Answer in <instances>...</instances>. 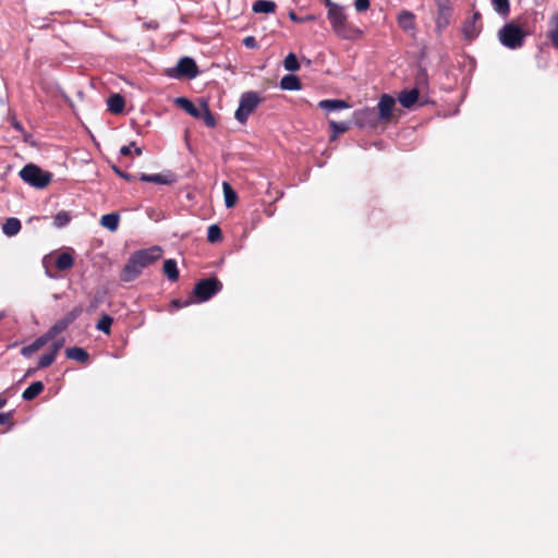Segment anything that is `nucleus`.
Segmentation results:
<instances>
[{
    "label": "nucleus",
    "instance_id": "1",
    "mask_svg": "<svg viewBox=\"0 0 558 558\" xmlns=\"http://www.w3.org/2000/svg\"><path fill=\"white\" fill-rule=\"evenodd\" d=\"M327 8V19L333 33L343 39H354L361 35V31L348 23L343 7L331 0H323Z\"/></svg>",
    "mask_w": 558,
    "mask_h": 558
},
{
    "label": "nucleus",
    "instance_id": "2",
    "mask_svg": "<svg viewBox=\"0 0 558 558\" xmlns=\"http://www.w3.org/2000/svg\"><path fill=\"white\" fill-rule=\"evenodd\" d=\"M497 35L500 44L511 50L521 48L526 38V33L513 23H506Z\"/></svg>",
    "mask_w": 558,
    "mask_h": 558
},
{
    "label": "nucleus",
    "instance_id": "3",
    "mask_svg": "<svg viewBox=\"0 0 558 558\" xmlns=\"http://www.w3.org/2000/svg\"><path fill=\"white\" fill-rule=\"evenodd\" d=\"M20 178L33 187L44 189L50 183L52 174L41 170L37 165L28 163L21 169Z\"/></svg>",
    "mask_w": 558,
    "mask_h": 558
},
{
    "label": "nucleus",
    "instance_id": "4",
    "mask_svg": "<svg viewBox=\"0 0 558 558\" xmlns=\"http://www.w3.org/2000/svg\"><path fill=\"white\" fill-rule=\"evenodd\" d=\"M222 290V282L217 277L201 279L193 289V296L197 303L210 300Z\"/></svg>",
    "mask_w": 558,
    "mask_h": 558
},
{
    "label": "nucleus",
    "instance_id": "5",
    "mask_svg": "<svg viewBox=\"0 0 558 558\" xmlns=\"http://www.w3.org/2000/svg\"><path fill=\"white\" fill-rule=\"evenodd\" d=\"M262 98L256 92H245L241 95L239 107L235 110L234 118L241 124L246 123L250 114L259 106Z\"/></svg>",
    "mask_w": 558,
    "mask_h": 558
},
{
    "label": "nucleus",
    "instance_id": "6",
    "mask_svg": "<svg viewBox=\"0 0 558 558\" xmlns=\"http://www.w3.org/2000/svg\"><path fill=\"white\" fill-rule=\"evenodd\" d=\"M198 73L197 64L191 57L181 58L175 66L166 70V75L174 80H193L198 75Z\"/></svg>",
    "mask_w": 558,
    "mask_h": 558
},
{
    "label": "nucleus",
    "instance_id": "7",
    "mask_svg": "<svg viewBox=\"0 0 558 558\" xmlns=\"http://www.w3.org/2000/svg\"><path fill=\"white\" fill-rule=\"evenodd\" d=\"M83 313L82 306H76L70 311L64 317L57 320L47 331L48 337L54 339L59 333L64 331L77 317Z\"/></svg>",
    "mask_w": 558,
    "mask_h": 558
},
{
    "label": "nucleus",
    "instance_id": "8",
    "mask_svg": "<svg viewBox=\"0 0 558 558\" xmlns=\"http://www.w3.org/2000/svg\"><path fill=\"white\" fill-rule=\"evenodd\" d=\"M354 122L361 128H374L377 125L379 117L376 108H363L354 112Z\"/></svg>",
    "mask_w": 558,
    "mask_h": 558
},
{
    "label": "nucleus",
    "instance_id": "9",
    "mask_svg": "<svg viewBox=\"0 0 558 558\" xmlns=\"http://www.w3.org/2000/svg\"><path fill=\"white\" fill-rule=\"evenodd\" d=\"M482 28V15L480 12L475 11L470 19L464 21L462 25V34L465 39L471 41L481 34Z\"/></svg>",
    "mask_w": 558,
    "mask_h": 558
},
{
    "label": "nucleus",
    "instance_id": "10",
    "mask_svg": "<svg viewBox=\"0 0 558 558\" xmlns=\"http://www.w3.org/2000/svg\"><path fill=\"white\" fill-rule=\"evenodd\" d=\"M143 269L140 260L132 254L120 274V279L123 282H131L142 274Z\"/></svg>",
    "mask_w": 558,
    "mask_h": 558
},
{
    "label": "nucleus",
    "instance_id": "11",
    "mask_svg": "<svg viewBox=\"0 0 558 558\" xmlns=\"http://www.w3.org/2000/svg\"><path fill=\"white\" fill-rule=\"evenodd\" d=\"M134 257L137 258L143 268L154 264L162 255V250L159 246H151L148 248L138 250L133 253Z\"/></svg>",
    "mask_w": 558,
    "mask_h": 558
},
{
    "label": "nucleus",
    "instance_id": "12",
    "mask_svg": "<svg viewBox=\"0 0 558 558\" xmlns=\"http://www.w3.org/2000/svg\"><path fill=\"white\" fill-rule=\"evenodd\" d=\"M395 104H396V100L392 96H390L388 94L381 95V97L379 98L378 105H377V108H378L377 114L380 120L387 121L390 119Z\"/></svg>",
    "mask_w": 558,
    "mask_h": 558
},
{
    "label": "nucleus",
    "instance_id": "13",
    "mask_svg": "<svg viewBox=\"0 0 558 558\" xmlns=\"http://www.w3.org/2000/svg\"><path fill=\"white\" fill-rule=\"evenodd\" d=\"M50 340H52L51 337H48V333L46 332L38 337L36 340H34L31 344L23 347L21 350V354L24 357H29L37 350L46 345Z\"/></svg>",
    "mask_w": 558,
    "mask_h": 558
},
{
    "label": "nucleus",
    "instance_id": "14",
    "mask_svg": "<svg viewBox=\"0 0 558 558\" xmlns=\"http://www.w3.org/2000/svg\"><path fill=\"white\" fill-rule=\"evenodd\" d=\"M140 180L143 182H149V183H156V184H172L175 179L174 175L170 172L167 174L162 173H155V174H147L142 173L140 175Z\"/></svg>",
    "mask_w": 558,
    "mask_h": 558
},
{
    "label": "nucleus",
    "instance_id": "15",
    "mask_svg": "<svg viewBox=\"0 0 558 558\" xmlns=\"http://www.w3.org/2000/svg\"><path fill=\"white\" fill-rule=\"evenodd\" d=\"M420 93L417 88L401 90L398 100L403 108L410 109L418 99Z\"/></svg>",
    "mask_w": 558,
    "mask_h": 558
},
{
    "label": "nucleus",
    "instance_id": "16",
    "mask_svg": "<svg viewBox=\"0 0 558 558\" xmlns=\"http://www.w3.org/2000/svg\"><path fill=\"white\" fill-rule=\"evenodd\" d=\"M318 108L327 112H332L342 109H348L350 108V105L342 99H324L318 102Z\"/></svg>",
    "mask_w": 558,
    "mask_h": 558
},
{
    "label": "nucleus",
    "instance_id": "17",
    "mask_svg": "<svg viewBox=\"0 0 558 558\" xmlns=\"http://www.w3.org/2000/svg\"><path fill=\"white\" fill-rule=\"evenodd\" d=\"M65 356L69 360H74L83 364H87L89 362L88 352L81 347H71L65 350Z\"/></svg>",
    "mask_w": 558,
    "mask_h": 558
},
{
    "label": "nucleus",
    "instance_id": "18",
    "mask_svg": "<svg viewBox=\"0 0 558 558\" xmlns=\"http://www.w3.org/2000/svg\"><path fill=\"white\" fill-rule=\"evenodd\" d=\"M108 110L111 113L120 114L124 111L125 100L120 94L111 95L107 100Z\"/></svg>",
    "mask_w": 558,
    "mask_h": 558
},
{
    "label": "nucleus",
    "instance_id": "19",
    "mask_svg": "<svg viewBox=\"0 0 558 558\" xmlns=\"http://www.w3.org/2000/svg\"><path fill=\"white\" fill-rule=\"evenodd\" d=\"M414 20H415V16L414 14L411 12V11H401L398 15V25L403 29V31H413L415 28V23H414Z\"/></svg>",
    "mask_w": 558,
    "mask_h": 558
},
{
    "label": "nucleus",
    "instance_id": "20",
    "mask_svg": "<svg viewBox=\"0 0 558 558\" xmlns=\"http://www.w3.org/2000/svg\"><path fill=\"white\" fill-rule=\"evenodd\" d=\"M175 104L193 118H201V108H197L190 99L185 97H178L175 99Z\"/></svg>",
    "mask_w": 558,
    "mask_h": 558
},
{
    "label": "nucleus",
    "instance_id": "21",
    "mask_svg": "<svg viewBox=\"0 0 558 558\" xmlns=\"http://www.w3.org/2000/svg\"><path fill=\"white\" fill-rule=\"evenodd\" d=\"M547 36L553 46L558 50V12L554 13L549 19Z\"/></svg>",
    "mask_w": 558,
    "mask_h": 558
},
{
    "label": "nucleus",
    "instance_id": "22",
    "mask_svg": "<svg viewBox=\"0 0 558 558\" xmlns=\"http://www.w3.org/2000/svg\"><path fill=\"white\" fill-rule=\"evenodd\" d=\"M22 228L21 221L17 218H8L2 225V232L8 236L16 235Z\"/></svg>",
    "mask_w": 558,
    "mask_h": 558
},
{
    "label": "nucleus",
    "instance_id": "23",
    "mask_svg": "<svg viewBox=\"0 0 558 558\" xmlns=\"http://www.w3.org/2000/svg\"><path fill=\"white\" fill-rule=\"evenodd\" d=\"M280 88L283 90L301 89V82L296 75L287 74L280 80Z\"/></svg>",
    "mask_w": 558,
    "mask_h": 558
},
{
    "label": "nucleus",
    "instance_id": "24",
    "mask_svg": "<svg viewBox=\"0 0 558 558\" xmlns=\"http://www.w3.org/2000/svg\"><path fill=\"white\" fill-rule=\"evenodd\" d=\"M44 384L39 380L32 383L22 393V398L25 401L35 399L39 393L44 391Z\"/></svg>",
    "mask_w": 558,
    "mask_h": 558
},
{
    "label": "nucleus",
    "instance_id": "25",
    "mask_svg": "<svg viewBox=\"0 0 558 558\" xmlns=\"http://www.w3.org/2000/svg\"><path fill=\"white\" fill-rule=\"evenodd\" d=\"M120 216L117 213L106 214L100 219V225L109 231H116L119 227Z\"/></svg>",
    "mask_w": 558,
    "mask_h": 558
},
{
    "label": "nucleus",
    "instance_id": "26",
    "mask_svg": "<svg viewBox=\"0 0 558 558\" xmlns=\"http://www.w3.org/2000/svg\"><path fill=\"white\" fill-rule=\"evenodd\" d=\"M222 191L225 197V205L227 208H231L235 205L238 201V195L232 186L227 182H222Z\"/></svg>",
    "mask_w": 558,
    "mask_h": 558
},
{
    "label": "nucleus",
    "instance_id": "27",
    "mask_svg": "<svg viewBox=\"0 0 558 558\" xmlns=\"http://www.w3.org/2000/svg\"><path fill=\"white\" fill-rule=\"evenodd\" d=\"M162 269L170 281L174 282L179 279V269L174 259H166Z\"/></svg>",
    "mask_w": 558,
    "mask_h": 558
},
{
    "label": "nucleus",
    "instance_id": "28",
    "mask_svg": "<svg viewBox=\"0 0 558 558\" xmlns=\"http://www.w3.org/2000/svg\"><path fill=\"white\" fill-rule=\"evenodd\" d=\"M451 16V9L445 4L438 7V14L436 19V26L438 28L446 27L449 24Z\"/></svg>",
    "mask_w": 558,
    "mask_h": 558
},
{
    "label": "nucleus",
    "instance_id": "29",
    "mask_svg": "<svg viewBox=\"0 0 558 558\" xmlns=\"http://www.w3.org/2000/svg\"><path fill=\"white\" fill-rule=\"evenodd\" d=\"M276 3L270 0H257L253 4V11L255 13H274L276 10Z\"/></svg>",
    "mask_w": 558,
    "mask_h": 558
},
{
    "label": "nucleus",
    "instance_id": "30",
    "mask_svg": "<svg viewBox=\"0 0 558 558\" xmlns=\"http://www.w3.org/2000/svg\"><path fill=\"white\" fill-rule=\"evenodd\" d=\"M199 119H202L208 128L216 126V119L213 116V113L210 112L207 101L203 100L201 104V118Z\"/></svg>",
    "mask_w": 558,
    "mask_h": 558
},
{
    "label": "nucleus",
    "instance_id": "31",
    "mask_svg": "<svg viewBox=\"0 0 558 558\" xmlns=\"http://www.w3.org/2000/svg\"><path fill=\"white\" fill-rule=\"evenodd\" d=\"M54 264H56L57 269L68 270L70 268H72V266L74 264V259L71 254L64 252V253H61L58 255Z\"/></svg>",
    "mask_w": 558,
    "mask_h": 558
},
{
    "label": "nucleus",
    "instance_id": "32",
    "mask_svg": "<svg viewBox=\"0 0 558 558\" xmlns=\"http://www.w3.org/2000/svg\"><path fill=\"white\" fill-rule=\"evenodd\" d=\"M494 7V10L502 17H506L510 13V2L509 0H490Z\"/></svg>",
    "mask_w": 558,
    "mask_h": 558
},
{
    "label": "nucleus",
    "instance_id": "33",
    "mask_svg": "<svg viewBox=\"0 0 558 558\" xmlns=\"http://www.w3.org/2000/svg\"><path fill=\"white\" fill-rule=\"evenodd\" d=\"M329 125L332 130V140L336 138L338 135L345 133L350 128V123L347 121L337 122L331 120L329 121Z\"/></svg>",
    "mask_w": 558,
    "mask_h": 558
},
{
    "label": "nucleus",
    "instance_id": "34",
    "mask_svg": "<svg viewBox=\"0 0 558 558\" xmlns=\"http://www.w3.org/2000/svg\"><path fill=\"white\" fill-rule=\"evenodd\" d=\"M72 217L69 211L61 210L53 216V226L56 228H63L68 226Z\"/></svg>",
    "mask_w": 558,
    "mask_h": 558
},
{
    "label": "nucleus",
    "instance_id": "35",
    "mask_svg": "<svg viewBox=\"0 0 558 558\" xmlns=\"http://www.w3.org/2000/svg\"><path fill=\"white\" fill-rule=\"evenodd\" d=\"M113 323V319L111 316L104 314L101 318L96 324V328L100 331H102L106 335H109L111 332V325Z\"/></svg>",
    "mask_w": 558,
    "mask_h": 558
},
{
    "label": "nucleus",
    "instance_id": "36",
    "mask_svg": "<svg viewBox=\"0 0 558 558\" xmlns=\"http://www.w3.org/2000/svg\"><path fill=\"white\" fill-rule=\"evenodd\" d=\"M222 239V232L218 225H210L207 229V241L216 243Z\"/></svg>",
    "mask_w": 558,
    "mask_h": 558
},
{
    "label": "nucleus",
    "instance_id": "37",
    "mask_svg": "<svg viewBox=\"0 0 558 558\" xmlns=\"http://www.w3.org/2000/svg\"><path fill=\"white\" fill-rule=\"evenodd\" d=\"M283 66L289 72H295L299 70L300 64L296 56L293 52L288 53V56L284 58Z\"/></svg>",
    "mask_w": 558,
    "mask_h": 558
},
{
    "label": "nucleus",
    "instance_id": "38",
    "mask_svg": "<svg viewBox=\"0 0 558 558\" xmlns=\"http://www.w3.org/2000/svg\"><path fill=\"white\" fill-rule=\"evenodd\" d=\"M56 357L57 356L50 351L43 354L38 361V368L49 367L56 361Z\"/></svg>",
    "mask_w": 558,
    "mask_h": 558
},
{
    "label": "nucleus",
    "instance_id": "39",
    "mask_svg": "<svg viewBox=\"0 0 558 558\" xmlns=\"http://www.w3.org/2000/svg\"><path fill=\"white\" fill-rule=\"evenodd\" d=\"M369 0H355L354 7L357 12H365L369 9Z\"/></svg>",
    "mask_w": 558,
    "mask_h": 558
},
{
    "label": "nucleus",
    "instance_id": "40",
    "mask_svg": "<svg viewBox=\"0 0 558 558\" xmlns=\"http://www.w3.org/2000/svg\"><path fill=\"white\" fill-rule=\"evenodd\" d=\"M112 170L114 171V173L117 175H119L120 178H122V179H124V180H126L129 182L134 180V175H132L131 173L122 171L121 169H119L116 166L112 167Z\"/></svg>",
    "mask_w": 558,
    "mask_h": 558
},
{
    "label": "nucleus",
    "instance_id": "41",
    "mask_svg": "<svg viewBox=\"0 0 558 558\" xmlns=\"http://www.w3.org/2000/svg\"><path fill=\"white\" fill-rule=\"evenodd\" d=\"M64 342H65V339H64V338H61V339L56 340V341L51 344L50 352H52V353L57 356V354H58V352L60 351V349L64 345Z\"/></svg>",
    "mask_w": 558,
    "mask_h": 558
},
{
    "label": "nucleus",
    "instance_id": "42",
    "mask_svg": "<svg viewBox=\"0 0 558 558\" xmlns=\"http://www.w3.org/2000/svg\"><path fill=\"white\" fill-rule=\"evenodd\" d=\"M243 45L246 47V48H251V49H254V48H257V41L255 39L254 36H247L243 39Z\"/></svg>",
    "mask_w": 558,
    "mask_h": 558
},
{
    "label": "nucleus",
    "instance_id": "43",
    "mask_svg": "<svg viewBox=\"0 0 558 558\" xmlns=\"http://www.w3.org/2000/svg\"><path fill=\"white\" fill-rule=\"evenodd\" d=\"M12 413L11 412H2L0 413V425L7 424L11 421Z\"/></svg>",
    "mask_w": 558,
    "mask_h": 558
},
{
    "label": "nucleus",
    "instance_id": "44",
    "mask_svg": "<svg viewBox=\"0 0 558 558\" xmlns=\"http://www.w3.org/2000/svg\"><path fill=\"white\" fill-rule=\"evenodd\" d=\"M120 154L122 156H129L131 154V145H124L120 148Z\"/></svg>",
    "mask_w": 558,
    "mask_h": 558
},
{
    "label": "nucleus",
    "instance_id": "45",
    "mask_svg": "<svg viewBox=\"0 0 558 558\" xmlns=\"http://www.w3.org/2000/svg\"><path fill=\"white\" fill-rule=\"evenodd\" d=\"M189 304H191L190 301H185L184 303H181L179 300L172 301V305L178 307V308L183 307V306L189 305Z\"/></svg>",
    "mask_w": 558,
    "mask_h": 558
},
{
    "label": "nucleus",
    "instance_id": "46",
    "mask_svg": "<svg viewBox=\"0 0 558 558\" xmlns=\"http://www.w3.org/2000/svg\"><path fill=\"white\" fill-rule=\"evenodd\" d=\"M289 17L292 20V21H295V22H301L302 20L296 15L295 12L291 11L289 13Z\"/></svg>",
    "mask_w": 558,
    "mask_h": 558
},
{
    "label": "nucleus",
    "instance_id": "47",
    "mask_svg": "<svg viewBox=\"0 0 558 558\" xmlns=\"http://www.w3.org/2000/svg\"><path fill=\"white\" fill-rule=\"evenodd\" d=\"M7 404V399L0 396V409H2Z\"/></svg>",
    "mask_w": 558,
    "mask_h": 558
},
{
    "label": "nucleus",
    "instance_id": "48",
    "mask_svg": "<svg viewBox=\"0 0 558 558\" xmlns=\"http://www.w3.org/2000/svg\"><path fill=\"white\" fill-rule=\"evenodd\" d=\"M134 153L136 156H141L143 154V149L141 147H135Z\"/></svg>",
    "mask_w": 558,
    "mask_h": 558
},
{
    "label": "nucleus",
    "instance_id": "49",
    "mask_svg": "<svg viewBox=\"0 0 558 558\" xmlns=\"http://www.w3.org/2000/svg\"><path fill=\"white\" fill-rule=\"evenodd\" d=\"M14 128H15L16 130H22V126H21V124H20V123H15V124H14Z\"/></svg>",
    "mask_w": 558,
    "mask_h": 558
},
{
    "label": "nucleus",
    "instance_id": "50",
    "mask_svg": "<svg viewBox=\"0 0 558 558\" xmlns=\"http://www.w3.org/2000/svg\"><path fill=\"white\" fill-rule=\"evenodd\" d=\"M129 145H131V148H135L136 147L135 142H131Z\"/></svg>",
    "mask_w": 558,
    "mask_h": 558
},
{
    "label": "nucleus",
    "instance_id": "51",
    "mask_svg": "<svg viewBox=\"0 0 558 558\" xmlns=\"http://www.w3.org/2000/svg\"><path fill=\"white\" fill-rule=\"evenodd\" d=\"M33 374V371L32 369H28L27 373H26V376H29Z\"/></svg>",
    "mask_w": 558,
    "mask_h": 558
},
{
    "label": "nucleus",
    "instance_id": "52",
    "mask_svg": "<svg viewBox=\"0 0 558 558\" xmlns=\"http://www.w3.org/2000/svg\"><path fill=\"white\" fill-rule=\"evenodd\" d=\"M2 317H3V314L1 313V314H0V320L2 319Z\"/></svg>",
    "mask_w": 558,
    "mask_h": 558
}]
</instances>
